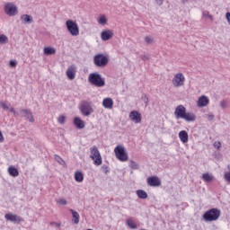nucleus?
<instances>
[{
    "label": "nucleus",
    "instance_id": "1",
    "mask_svg": "<svg viewBox=\"0 0 230 230\" xmlns=\"http://www.w3.org/2000/svg\"><path fill=\"white\" fill-rule=\"evenodd\" d=\"M88 82L94 87H105V79L98 72L91 73L88 76Z\"/></svg>",
    "mask_w": 230,
    "mask_h": 230
},
{
    "label": "nucleus",
    "instance_id": "2",
    "mask_svg": "<svg viewBox=\"0 0 230 230\" xmlns=\"http://www.w3.org/2000/svg\"><path fill=\"white\" fill-rule=\"evenodd\" d=\"M222 212L218 208H211L203 215L205 222H215L220 218Z\"/></svg>",
    "mask_w": 230,
    "mask_h": 230
},
{
    "label": "nucleus",
    "instance_id": "3",
    "mask_svg": "<svg viewBox=\"0 0 230 230\" xmlns=\"http://www.w3.org/2000/svg\"><path fill=\"white\" fill-rule=\"evenodd\" d=\"M66 26L67 31L72 35V37H78V35H80V28L75 21L67 20L66 22Z\"/></svg>",
    "mask_w": 230,
    "mask_h": 230
},
{
    "label": "nucleus",
    "instance_id": "4",
    "mask_svg": "<svg viewBox=\"0 0 230 230\" xmlns=\"http://www.w3.org/2000/svg\"><path fill=\"white\" fill-rule=\"evenodd\" d=\"M80 111L83 116L89 117L94 112V109H93V102L83 101L80 106Z\"/></svg>",
    "mask_w": 230,
    "mask_h": 230
},
{
    "label": "nucleus",
    "instance_id": "5",
    "mask_svg": "<svg viewBox=\"0 0 230 230\" xmlns=\"http://www.w3.org/2000/svg\"><path fill=\"white\" fill-rule=\"evenodd\" d=\"M93 64L96 67H105L109 64V57L103 54H97L93 57Z\"/></svg>",
    "mask_w": 230,
    "mask_h": 230
},
{
    "label": "nucleus",
    "instance_id": "6",
    "mask_svg": "<svg viewBox=\"0 0 230 230\" xmlns=\"http://www.w3.org/2000/svg\"><path fill=\"white\" fill-rule=\"evenodd\" d=\"M90 157L93 159V164H95V166H100V164H102V155H100V150H98L96 146H93L90 148Z\"/></svg>",
    "mask_w": 230,
    "mask_h": 230
},
{
    "label": "nucleus",
    "instance_id": "7",
    "mask_svg": "<svg viewBox=\"0 0 230 230\" xmlns=\"http://www.w3.org/2000/svg\"><path fill=\"white\" fill-rule=\"evenodd\" d=\"M114 152L119 161H128V155L127 154V151H125V147L123 146H117L114 149Z\"/></svg>",
    "mask_w": 230,
    "mask_h": 230
},
{
    "label": "nucleus",
    "instance_id": "8",
    "mask_svg": "<svg viewBox=\"0 0 230 230\" xmlns=\"http://www.w3.org/2000/svg\"><path fill=\"white\" fill-rule=\"evenodd\" d=\"M4 12L5 15H9V17H14V15H17L18 9L17 5H15L13 3H7L4 6Z\"/></svg>",
    "mask_w": 230,
    "mask_h": 230
},
{
    "label": "nucleus",
    "instance_id": "9",
    "mask_svg": "<svg viewBox=\"0 0 230 230\" xmlns=\"http://www.w3.org/2000/svg\"><path fill=\"white\" fill-rule=\"evenodd\" d=\"M172 82L173 87H182V85H184V82H186V77H184L183 73H178L174 75Z\"/></svg>",
    "mask_w": 230,
    "mask_h": 230
},
{
    "label": "nucleus",
    "instance_id": "10",
    "mask_svg": "<svg viewBox=\"0 0 230 230\" xmlns=\"http://www.w3.org/2000/svg\"><path fill=\"white\" fill-rule=\"evenodd\" d=\"M4 218L8 222H13V224H21V222H24V219L22 217L13 214V213L5 214Z\"/></svg>",
    "mask_w": 230,
    "mask_h": 230
},
{
    "label": "nucleus",
    "instance_id": "11",
    "mask_svg": "<svg viewBox=\"0 0 230 230\" xmlns=\"http://www.w3.org/2000/svg\"><path fill=\"white\" fill-rule=\"evenodd\" d=\"M186 114V108L184 105L180 104L175 108L174 116L176 119H182Z\"/></svg>",
    "mask_w": 230,
    "mask_h": 230
},
{
    "label": "nucleus",
    "instance_id": "12",
    "mask_svg": "<svg viewBox=\"0 0 230 230\" xmlns=\"http://www.w3.org/2000/svg\"><path fill=\"white\" fill-rule=\"evenodd\" d=\"M161 179L157 176H150L147 178V184L152 188H159L161 186Z\"/></svg>",
    "mask_w": 230,
    "mask_h": 230
},
{
    "label": "nucleus",
    "instance_id": "13",
    "mask_svg": "<svg viewBox=\"0 0 230 230\" xmlns=\"http://www.w3.org/2000/svg\"><path fill=\"white\" fill-rule=\"evenodd\" d=\"M66 76L68 80H75L76 78V66L75 65L70 66L66 69Z\"/></svg>",
    "mask_w": 230,
    "mask_h": 230
},
{
    "label": "nucleus",
    "instance_id": "14",
    "mask_svg": "<svg viewBox=\"0 0 230 230\" xmlns=\"http://www.w3.org/2000/svg\"><path fill=\"white\" fill-rule=\"evenodd\" d=\"M114 37V31L112 30H105L101 33L102 40H111Z\"/></svg>",
    "mask_w": 230,
    "mask_h": 230
},
{
    "label": "nucleus",
    "instance_id": "15",
    "mask_svg": "<svg viewBox=\"0 0 230 230\" xmlns=\"http://www.w3.org/2000/svg\"><path fill=\"white\" fill-rule=\"evenodd\" d=\"M129 119L134 123H139L142 119L141 114L137 111H132L129 113Z\"/></svg>",
    "mask_w": 230,
    "mask_h": 230
},
{
    "label": "nucleus",
    "instance_id": "16",
    "mask_svg": "<svg viewBox=\"0 0 230 230\" xmlns=\"http://www.w3.org/2000/svg\"><path fill=\"white\" fill-rule=\"evenodd\" d=\"M209 105V98L206 95H202L198 100V107H208Z\"/></svg>",
    "mask_w": 230,
    "mask_h": 230
},
{
    "label": "nucleus",
    "instance_id": "17",
    "mask_svg": "<svg viewBox=\"0 0 230 230\" xmlns=\"http://www.w3.org/2000/svg\"><path fill=\"white\" fill-rule=\"evenodd\" d=\"M22 112L24 114V118L30 121V123H33L35 121V118L33 117V113L28 109H22Z\"/></svg>",
    "mask_w": 230,
    "mask_h": 230
},
{
    "label": "nucleus",
    "instance_id": "18",
    "mask_svg": "<svg viewBox=\"0 0 230 230\" xmlns=\"http://www.w3.org/2000/svg\"><path fill=\"white\" fill-rule=\"evenodd\" d=\"M104 109H112L114 107V101L111 97L104 98L102 101Z\"/></svg>",
    "mask_w": 230,
    "mask_h": 230
},
{
    "label": "nucleus",
    "instance_id": "19",
    "mask_svg": "<svg viewBox=\"0 0 230 230\" xmlns=\"http://www.w3.org/2000/svg\"><path fill=\"white\" fill-rule=\"evenodd\" d=\"M74 125L76 127V128L79 129L85 128V121H84L79 117H75L74 119Z\"/></svg>",
    "mask_w": 230,
    "mask_h": 230
},
{
    "label": "nucleus",
    "instance_id": "20",
    "mask_svg": "<svg viewBox=\"0 0 230 230\" xmlns=\"http://www.w3.org/2000/svg\"><path fill=\"white\" fill-rule=\"evenodd\" d=\"M22 24H31L33 22V16L30 14H23L21 16Z\"/></svg>",
    "mask_w": 230,
    "mask_h": 230
},
{
    "label": "nucleus",
    "instance_id": "21",
    "mask_svg": "<svg viewBox=\"0 0 230 230\" xmlns=\"http://www.w3.org/2000/svg\"><path fill=\"white\" fill-rule=\"evenodd\" d=\"M182 119H184L185 121L190 123L191 121H195V119H197V116H195L194 113H192V112H186L185 111V115L183 116Z\"/></svg>",
    "mask_w": 230,
    "mask_h": 230
},
{
    "label": "nucleus",
    "instance_id": "22",
    "mask_svg": "<svg viewBox=\"0 0 230 230\" xmlns=\"http://www.w3.org/2000/svg\"><path fill=\"white\" fill-rule=\"evenodd\" d=\"M7 172L11 177H19V169H17L15 166H9Z\"/></svg>",
    "mask_w": 230,
    "mask_h": 230
},
{
    "label": "nucleus",
    "instance_id": "23",
    "mask_svg": "<svg viewBox=\"0 0 230 230\" xmlns=\"http://www.w3.org/2000/svg\"><path fill=\"white\" fill-rule=\"evenodd\" d=\"M179 138L181 141V143H188V141H189L188 132L186 130L180 131Z\"/></svg>",
    "mask_w": 230,
    "mask_h": 230
},
{
    "label": "nucleus",
    "instance_id": "24",
    "mask_svg": "<svg viewBox=\"0 0 230 230\" xmlns=\"http://www.w3.org/2000/svg\"><path fill=\"white\" fill-rule=\"evenodd\" d=\"M69 211L72 213L74 224H80V214H78V212L73 208H70Z\"/></svg>",
    "mask_w": 230,
    "mask_h": 230
},
{
    "label": "nucleus",
    "instance_id": "25",
    "mask_svg": "<svg viewBox=\"0 0 230 230\" xmlns=\"http://www.w3.org/2000/svg\"><path fill=\"white\" fill-rule=\"evenodd\" d=\"M43 53L47 56L55 55V53H57V49L53 47H45L43 49Z\"/></svg>",
    "mask_w": 230,
    "mask_h": 230
},
{
    "label": "nucleus",
    "instance_id": "26",
    "mask_svg": "<svg viewBox=\"0 0 230 230\" xmlns=\"http://www.w3.org/2000/svg\"><path fill=\"white\" fill-rule=\"evenodd\" d=\"M75 181H76V182H84V172L80 171L75 172Z\"/></svg>",
    "mask_w": 230,
    "mask_h": 230
},
{
    "label": "nucleus",
    "instance_id": "27",
    "mask_svg": "<svg viewBox=\"0 0 230 230\" xmlns=\"http://www.w3.org/2000/svg\"><path fill=\"white\" fill-rule=\"evenodd\" d=\"M127 226L130 229H137V225H136V222L134 221L133 217H129L127 219Z\"/></svg>",
    "mask_w": 230,
    "mask_h": 230
},
{
    "label": "nucleus",
    "instance_id": "28",
    "mask_svg": "<svg viewBox=\"0 0 230 230\" xmlns=\"http://www.w3.org/2000/svg\"><path fill=\"white\" fill-rule=\"evenodd\" d=\"M202 179L205 182H211L215 177H213V175L209 174L208 172H206L202 174Z\"/></svg>",
    "mask_w": 230,
    "mask_h": 230
},
{
    "label": "nucleus",
    "instance_id": "29",
    "mask_svg": "<svg viewBox=\"0 0 230 230\" xmlns=\"http://www.w3.org/2000/svg\"><path fill=\"white\" fill-rule=\"evenodd\" d=\"M137 195L138 197V199H148V194L146 193V191L143 190H137Z\"/></svg>",
    "mask_w": 230,
    "mask_h": 230
},
{
    "label": "nucleus",
    "instance_id": "30",
    "mask_svg": "<svg viewBox=\"0 0 230 230\" xmlns=\"http://www.w3.org/2000/svg\"><path fill=\"white\" fill-rule=\"evenodd\" d=\"M54 159L58 163V164H61V166H64L66 164V161L62 159V157L58 156V155H54Z\"/></svg>",
    "mask_w": 230,
    "mask_h": 230
},
{
    "label": "nucleus",
    "instance_id": "31",
    "mask_svg": "<svg viewBox=\"0 0 230 230\" xmlns=\"http://www.w3.org/2000/svg\"><path fill=\"white\" fill-rule=\"evenodd\" d=\"M0 107L1 109H4V111H10V107H12L11 104H6L5 102L1 101L0 102Z\"/></svg>",
    "mask_w": 230,
    "mask_h": 230
},
{
    "label": "nucleus",
    "instance_id": "32",
    "mask_svg": "<svg viewBox=\"0 0 230 230\" xmlns=\"http://www.w3.org/2000/svg\"><path fill=\"white\" fill-rule=\"evenodd\" d=\"M0 44H8V37L6 35H0Z\"/></svg>",
    "mask_w": 230,
    "mask_h": 230
},
{
    "label": "nucleus",
    "instance_id": "33",
    "mask_svg": "<svg viewBox=\"0 0 230 230\" xmlns=\"http://www.w3.org/2000/svg\"><path fill=\"white\" fill-rule=\"evenodd\" d=\"M98 22L102 26H105V24H107V17H105V15L100 16Z\"/></svg>",
    "mask_w": 230,
    "mask_h": 230
},
{
    "label": "nucleus",
    "instance_id": "34",
    "mask_svg": "<svg viewBox=\"0 0 230 230\" xmlns=\"http://www.w3.org/2000/svg\"><path fill=\"white\" fill-rule=\"evenodd\" d=\"M228 172H225L224 179L228 184H230V165H228Z\"/></svg>",
    "mask_w": 230,
    "mask_h": 230
},
{
    "label": "nucleus",
    "instance_id": "35",
    "mask_svg": "<svg viewBox=\"0 0 230 230\" xmlns=\"http://www.w3.org/2000/svg\"><path fill=\"white\" fill-rule=\"evenodd\" d=\"M129 168H131L132 170H137V168H139V165L137 164V163L130 160Z\"/></svg>",
    "mask_w": 230,
    "mask_h": 230
},
{
    "label": "nucleus",
    "instance_id": "36",
    "mask_svg": "<svg viewBox=\"0 0 230 230\" xmlns=\"http://www.w3.org/2000/svg\"><path fill=\"white\" fill-rule=\"evenodd\" d=\"M145 42H146V44H152L154 42V38H152L150 36H146Z\"/></svg>",
    "mask_w": 230,
    "mask_h": 230
},
{
    "label": "nucleus",
    "instance_id": "37",
    "mask_svg": "<svg viewBox=\"0 0 230 230\" xmlns=\"http://www.w3.org/2000/svg\"><path fill=\"white\" fill-rule=\"evenodd\" d=\"M58 123H60V125H64L66 123V116L61 115L58 117Z\"/></svg>",
    "mask_w": 230,
    "mask_h": 230
},
{
    "label": "nucleus",
    "instance_id": "38",
    "mask_svg": "<svg viewBox=\"0 0 230 230\" xmlns=\"http://www.w3.org/2000/svg\"><path fill=\"white\" fill-rule=\"evenodd\" d=\"M58 204H60V206H66L67 204V200L66 199H59L57 200Z\"/></svg>",
    "mask_w": 230,
    "mask_h": 230
},
{
    "label": "nucleus",
    "instance_id": "39",
    "mask_svg": "<svg viewBox=\"0 0 230 230\" xmlns=\"http://www.w3.org/2000/svg\"><path fill=\"white\" fill-rule=\"evenodd\" d=\"M215 148H217V150H220V148H222V143H220V141H216L213 144Z\"/></svg>",
    "mask_w": 230,
    "mask_h": 230
},
{
    "label": "nucleus",
    "instance_id": "40",
    "mask_svg": "<svg viewBox=\"0 0 230 230\" xmlns=\"http://www.w3.org/2000/svg\"><path fill=\"white\" fill-rule=\"evenodd\" d=\"M8 111L10 112H13V116H15V117L19 116V112L15 111V109H13V107H12V106H9V110Z\"/></svg>",
    "mask_w": 230,
    "mask_h": 230
},
{
    "label": "nucleus",
    "instance_id": "41",
    "mask_svg": "<svg viewBox=\"0 0 230 230\" xmlns=\"http://www.w3.org/2000/svg\"><path fill=\"white\" fill-rule=\"evenodd\" d=\"M203 17H208V19H210L211 21H213V16L211 14H209L208 12H204L203 13Z\"/></svg>",
    "mask_w": 230,
    "mask_h": 230
},
{
    "label": "nucleus",
    "instance_id": "42",
    "mask_svg": "<svg viewBox=\"0 0 230 230\" xmlns=\"http://www.w3.org/2000/svg\"><path fill=\"white\" fill-rule=\"evenodd\" d=\"M9 65L11 67H17V61L16 60H11L9 62Z\"/></svg>",
    "mask_w": 230,
    "mask_h": 230
},
{
    "label": "nucleus",
    "instance_id": "43",
    "mask_svg": "<svg viewBox=\"0 0 230 230\" xmlns=\"http://www.w3.org/2000/svg\"><path fill=\"white\" fill-rule=\"evenodd\" d=\"M220 107H221L222 109H226V108L227 107V102L222 101V102H220Z\"/></svg>",
    "mask_w": 230,
    "mask_h": 230
},
{
    "label": "nucleus",
    "instance_id": "44",
    "mask_svg": "<svg viewBox=\"0 0 230 230\" xmlns=\"http://www.w3.org/2000/svg\"><path fill=\"white\" fill-rule=\"evenodd\" d=\"M142 100H143L144 103H146H146H148V97L146 95H143Z\"/></svg>",
    "mask_w": 230,
    "mask_h": 230
},
{
    "label": "nucleus",
    "instance_id": "45",
    "mask_svg": "<svg viewBox=\"0 0 230 230\" xmlns=\"http://www.w3.org/2000/svg\"><path fill=\"white\" fill-rule=\"evenodd\" d=\"M142 59L143 60H150V55H144Z\"/></svg>",
    "mask_w": 230,
    "mask_h": 230
},
{
    "label": "nucleus",
    "instance_id": "46",
    "mask_svg": "<svg viewBox=\"0 0 230 230\" xmlns=\"http://www.w3.org/2000/svg\"><path fill=\"white\" fill-rule=\"evenodd\" d=\"M226 17L227 22L230 24V13H226Z\"/></svg>",
    "mask_w": 230,
    "mask_h": 230
},
{
    "label": "nucleus",
    "instance_id": "47",
    "mask_svg": "<svg viewBox=\"0 0 230 230\" xmlns=\"http://www.w3.org/2000/svg\"><path fill=\"white\" fill-rule=\"evenodd\" d=\"M208 119H209V121H213V119H215V115L209 114L208 115Z\"/></svg>",
    "mask_w": 230,
    "mask_h": 230
},
{
    "label": "nucleus",
    "instance_id": "48",
    "mask_svg": "<svg viewBox=\"0 0 230 230\" xmlns=\"http://www.w3.org/2000/svg\"><path fill=\"white\" fill-rule=\"evenodd\" d=\"M157 4H158L159 5L163 4V0H158V1H157Z\"/></svg>",
    "mask_w": 230,
    "mask_h": 230
},
{
    "label": "nucleus",
    "instance_id": "49",
    "mask_svg": "<svg viewBox=\"0 0 230 230\" xmlns=\"http://www.w3.org/2000/svg\"><path fill=\"white\" fill-rule=\"evenodd\" d=\"M56 222H50V226H56Z\"/></svg>",
    "mask_w": 230,
    "mask_h": 230
},
{
    "label": "nucleus",
    "instance_id": "50",
    "mask_svg": "<svg viewBox=\"0 0 230 230\" xmlns=\"http://www.w3.org/2000/svg\"><path fill=\"white\" fill-rule=\"evenodd\" d=\"M181 3L184 4V3H188V0H181Z\"/></svg>",
    "mask_w": 230,
    "mask_h": 230
},
{
    "label": "nucleus",
    "instance_id": "51",
    "mask_svg": "<svg viewBox=\"0 0 230 230\" xmlns=\"http://www.w3.org/2000/svg\"><path fill=\"white\" fill-rule=\"evenodd\" d=\"M57 227H60V224L56 223Z\"/></svg>",
    "mask_w": 230,
    "mask_h": 230
},
{
    "label": "nucleus",
    "instance_id": "52",
    "mask_svg": "<svg viewBox=\"0 0 230 230\" xmlns=\"http://www.w3.org/2000/svg\"><path fill=\"white\" fill-rule=\"evenodd\" d=\"M107 172H109V171H105V173H107Z\"/></svg>",
    "mask_w": 230,
    "mask_h": 230
}]
</instances>
